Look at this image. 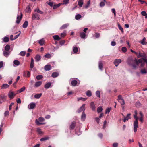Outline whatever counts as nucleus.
Returning a JSON list of instances; mask_svg holds the SVG:
<instances>
[{"label":"nucleus","mask_w":147,"mask_h":147,"mask_svg":"<svg viewBox=\"0 0 147 147\" xmlns=\"http://www.w3.org/2000/svg\"><path fill=\"white\" fill-rule=\"evenodd\" d=\"M147 62V60L145 58H142L137 61L135 59L134 60L132 57H130L128 59L127 63L129 65H131L133 68H135L140 65L141 67H143L145 65V63Z\"/></svg>","instance_id":"nucleus-1"},{"label":"nucleus","mask_w":147,"mask_h":147,"mask_svg":"<svg viewBox=\"0 0 147 147\" xmlns=\"http://www.w3.org/2000/svg\"><path fill=\"white\" fill-rule=\"evenodd\" d=\"M118 101L120 103L121 105H123L125 104V102L121 96L120 95H119L118 96Z\"/></svg>","instance_id":"nucleus-2"},{"label":"nucleus","mask_w":147,"mask_h":147,"mask_svg":"<svg viewBox=\"0 0 147 147\" xmlns=\"http://www.w3.org/2000/svg\"><path fill=\"white\" fill-rule=\"evenodd\" d=\"M138 127V121H135L134 123V132H136L137 128Z\"/></svg>","instance_id":"nucleus-3"},{"label":"nucleus","mask_w":147,"mask_h":147,"mask_svg":"<svg viewBox=\"0 0 147 147\" xmlns=\"http://www.w3.org/2000/svg\"><path fill=\"white\" fill-rule=\"evenodd\" d=\"M32 18L33 20H38L40 19L39 16L37 13H34L32 14Z\"/></svg>","instance_id":"nucleus-4"},{"label":"nucleus","mask_w":147,"mask_h":147,"mask_svg":"<svg viewBox=\"0 0 147 147\" xmlns=\"http://www.w3.org/2000/svg\"><path fill=\"white\" fill-rule=\"evenodd\" d=\"M121 60L120 59H116L115 60L113 63L116 67H117L119 64L121 63Z\"/></svg>","instance_id":"nucleus-5"},{"label":"nucleus","mask_w":147,"mask_h":147,"mask_svg":"<svg viewBox=\"0 0 147 147\" xmlns=\"http://www.w3.org/2000/svg\"><path fill=\"white\" fill-rule=\"evenodd\" d=\"M36 104L34 102H31L29 104L28 106V108L30 109L34 108L36 106Z\"/></svg>","instance_id":"nucleus-6"},{"label":"nucleus","mask_w":147,"mask_h":147,"mask_svg":"<svg viewBox=\"0 0 147 147\" xmlns=\"http://www.w3.org/2000/svg\"><path fill=\"white\" fill-rule=\"evenodd\" d=\"M8 95L10 99H12L15 95V94L13 92L10 91L9 92Z\"/></svg>","instance_id":"nucleus-7"},{"label":"nucleus","mask_w":147,"mask_h":147,"mask_svg":"<svg viewBox=\"0 0 147 147\" xmlns=\"http://www.w3.org/2000/svg\"><path fill=\"white\" fill-rule=\"evenodd\" d=\"M22 15L21 13H20V15H18L17 19V20L16 21V22L17 24H19L20 22V21L22 18Z\"/></svg>","instance_id":"nucleus-8"},{"label":"nucleus","mask_w":147,"mask_h":147,"mask_svg":"<svg viewBox=\"0 0 147 147\" xmlns=\"http://www.w3.org/2000/svg\"><path fill=\"white\" fill-rule=\"evenodd\" d=\"M35 59L36 61L37 62L40 60L41 59V57L40 55L38 54L36 56Z\"/></svg>","instance_id":"nucleus-9"},{"label":"nucleus","mask_w":147,"mask_h":147,"mask_svg":"<svg viewBox=\"0 0 147 147\" xmlns=\"http://www.w3.org/2000/svg\"><path fill=\"white\" fill-rule=\"evenodd\" d=\"M85 109V105L83 104L80 109L78 112L80 113L82 111L84 112Z\"/></svg>","instance_id":"nucleus-10"},{"label":"nucleus","mask_w":147,"mask_h":147,"mask_svg":"<svg viewBox=\"0 0 147 147\" xmlns=\"http://www.w3.org/2000/svg\"><path fill=\"white\" fill-rule=\"evenodd\" d=\"M146 38L145 37H144L142 40L140 42V43L143 45H146L147 43V42H146Z\"/></svg>","instance_id":"nucleus-11"},{"label":"nucleus","mask_w":147,"mask_h":147,"mask_svg":"<svg viewBox=\"0 0 147 147\" xmlns=\"http://www.w3.org/2000/svg\"><path fill=\"white\" fill-rule=\"evenodd\" d=\"M34 61L33 59L32 58H31V62L30 65V68L32 69L34 66Z\"/></svg>","instance_id":"nucleus-12"},{"label":"nucleus","mask_w":147,"mask_h":147,"mask_svg":"<svg viewBox=\"0 0 147 147\" xmlns=\"http://www.w3.org/2000/svg\"><path fill=\"white\" fill-rule=\"evenodd\" d=\"M90 106L92 110L95 111L96 109V107L93 102H92L90 103Z\"/></svg>","instance_id":"nucleus-13"},{"label":"nucleus","mask_w":147,"mask_h":147,"mask_svg":"<svg viewBox=\"0 0 147 147\" xmlns=\"http://www.w3.org/2000/svg\"><path fill=\"white\" fill-rule=\"evenodd\" d=\"M42 83V82L40 81L36 82L35 84V86L36 87H38L39 86L41 85Z\"/></svg>","instance_id":"nucleus-14"},{"label":"nucleus","mask_w":147,"mask_h":147,"mask_svg":"<svg viewBox=\"0 0 147 147\" xmlns=\"http://www.w3.org/2000/svg\"><path fill=\"white\" fill-rule=\"evenodd\" d=\"M98 67L99 69L102 70V69L103 66L102 62L101 61H100L99 62Z\"/></svg>","instance_id":"nucleus-15"},{"label":"nucleus","mask_w":147,"mask_h":147,"mask_svg":"<svg viewBox=\"0 0 147 147\" xmlns=\"http://www.w3.org/2000/svg\"><path fill=\"white\" fill-rule=\"evenodd\" d=\"M9 87V86L8 84H5L1 86V89H5L8 88Z\"/></svg>","instance_id":"nucleus-16"},{"label":"nucleus","mask_w":147,"mask_h":147,"mask_svg":"<svg viewBox=\"0 0 147 147\" xmlns=\"http://www.w3.org/2000/svg\"><path fill=\"white\" fill-rule=\"evenodd\" d=\"M86 118V115L84 112H83L81 117V119L83 121H84Z\"/></svg>","instance_id":"nucleus-17"},{"label":"nucleus","mask_w":147,"mask_h":147,"mask_svg":"<svg viewBox=\"0 0 147 147\" xmlns=\"http://www.w3.org/2000/svg\"><path fill=\"white\" fill-rule=\"evenodd\" d=\"M51 67L50 65H46L45 66V69L46 71H49L51 69Z\"/></svg>","instance_id":"nucleus-18"},{"label":"nucleus","mask_w":147,"mask_h":147,"mask_svg":"<svg viewBox=\"0 0 147 147\" xmlns=\"http://www.w3.org/2000/svg\"><path fill=\"white\" fill-rule=\"evenodd\" d=\"M131 114H128L126 117H125L124 119V122H125L126 120H128V119L130 118V116Z\"/></svg>","instance_id":"nucleus-19"},{"label":"nucleus","mask_w":147,"mask_h":147,"mask_svg":"<svg viewBox=\"0 0 147 147\" xmlns=\"http://www.w3.org/2000/svg\"><path fill=\"white\" fill-rule=\"evenodd\" d=\"M78 82L76 80H73L71 82V84L73 86H76Z\"/></svg>","instance_id":"nucleus-20"},{"label":"nucleus","mask_w":147,"mask_h":147,"mask_svg":"<svg viewBox=\"0 0 147 147\" xmlns=\"http://www.w3.org/2000/svg\"><path fill=\"white\" fill-rule=\"evenodd\" d=\"M10 54V52L8 51H3V55L6 57H7Z\"/></svg>","instance_id":"nucleus-21"},{"label":"nucleus","mask_w":147,"mask_h":147,"mask_svg":"<svg viewBox=\"0 0 147 147\" xmlns=\"http://www.w3.org/2000/svg\"><path fill=\"white\" fill-rule=\"evenodd\" d=\"M51 84V83L50 82H48L46 83L45 86V88L46 89L49 88L50 87Z\"/></svg>","instance_id":"nucleus-22"},{"label":"nucleus","mask_w":147,"mask_h":147,"mask_svg":"<svg viewBox=\"0 0 147 147\" xmlns=\"http://www.w3.org/2000/svg\"><path fill=\"white\" fill-rule=\"evenodd\" d=\"M42 94V93L36 94L34 95V97L36 99H39L41 97Z\"/></svg>","instance_id":"nucleus-23"},{"label":"nucleus","mask_w":147,"mask_h":147,"mask_svg":"<svg viewBox=\"0 0 147 147\" xmlns=\"http://www.w3.org/2000/svg\"><path fill=\"white\" fill-rule=\"evenodd\" d=\"M38 43L40 45H43L45 43V40L43 39H42L38 41Z\"/></svg>","instance_id":"nucleus-24"},{"label":"nucleus","mask_w":147,"mask_h":147,"mask_svg":"<svg viewBox=\"0 0 147 147\" xmlns=\"http://www.w3.org/2000/svg\"><path fill=\"white\" fill-rule=\"evenodd\" d=\"M55 40H59L61 39V38L59 37L58 35H55L53 36Z\"/></svg>","instance_id":"nucleus-25"},{"label":"nucleus","mask_w":147,"mask_h":147,"mask_svg":"<svg viewBox=\"0 0 147 147\" xmlns=\"http://www.w3.org/2000/svg\"><path fill=\"white\" fill-rule=\"evenodd\" d=\"M13 64L16 65V66H18L20 65L19 61L17 60H15L13 62Z\"/></svg>","instance_id":"nucleus-26"},{"label":"nucleus","mask_w":147,"mask_h":147,"mask_svg":"<svg viewBox=\"0 0 147 147\" xmlns=\"http://www.w3.org/2000/svg\"><path fill=\"white\" fill-rule=\"evenodd\" d=\"M69 25V24H66L63 25L60 28L61 29H63L67 28Z\"/></svg>","instance_id":"nucleus-27"},{"label":"nucleus","mask_w":147,"mask_h":147,"mask_svg":"<svg viewBox=\"0 0 147 147\" xmlns=\"http://www.w3.org/2000/svg\"><path fill=\"white\" fill-rule=\"evenodd\" d=\"M23 75L24 76L26 77H29L30 76V74L29 72L27 71L24 73Z\"/></svg>","instance_id":"nucleus-28"},{"label":"nucleus","mask_w":147,"mask_h":147,"mask_svg":"<svg viewBox=\"0 0 147 147\" xmlns=\"http://www.w3.org/2000/svg\"><path fill=\"white\" fill-rule=\"evenodd\" d=\"M78 4L80 7H81L83 4V1L82 0H79L78 1Z\"/></svg>","instance_id":"nucleus-29"},{"label":"nucleus","mask_w":147,"mask_h":147,"mask_svg":"<svg viewBox=\"0 0 147 147\" xmlns=\"http://www.w3.org/2000/svg\"><path fill=\"white\" fill-rule=\"evenodd\" d=\"M138 57H145V55L144 53H141L140 52L138 53V55H137Z\"/></svg>","instance_id":"nucleus-30"},{"label":"nucleus","mask_w":147,"mask_h":147,"mask_svg":"<svg viewBox=\"0 0 147 147\" xmlns=\"http://www.w3.org/2000/svg\"><path fill=\"white\" fill-rule=\"evenodd\" d=\"M28 22L27 21H25L23 25V27L24 28H26L28 26Z\"/></svg>","instance_id":"nucleus-31"},{"label":"nucleus","mask_w":147,"mask_h":147,"mask_svg":"<svg viewBox=\"0 0 147 147\" xmlns=\"http://www.w3.org/2000/svg\"><path fill=\"white\" fill-rule=\"evenodd\" d=\"M58 73L57 72H54L52 74L51 76L53 78H55L58 76Z\"/></svg>","instance_id":"nucleus-32"},{"label":"nucleus","mask_w":147,"mask_h":147,"mask_svg":"<svg viewBox=\"0 0 147 147\" xmlns=\"http://www.w3.org/2000/svg\"><path fill=\"white\" fill-rule=\"evenodd\" d=\"M9 40V37H5L3 38V41L5 42H7Z\"/></svg>","instance_id":"nucleus-33"},{"label":"nucleus","mask_w":147,"mask_h":147,"mask_svg":"<svg viewBox=\"0 0 147 147\" xmlns=\"http://www.w3.org/2000/svg\"><path fill=\"white\" fill-rule=\"evenodd\" d=\"M87 99V98H82V97H80L78 98H77V101H79L80 100H81L82 101H85Z\"/></svg>","instance_id":"nucleus-34"},{"label":"nucleus","mask_w":147,"mask_h":147,"mask_svg":"<svg viewBox=\"0 0 147 147\" xmlns=\"http://www.w3.org/2000/svg\"><path fill=\"white\" fill-rule=\"evenodd\" d=\"M75 122H72V123L71 124L70 126V128L71 129H74V128L75 125Z\"/></svg>","instance_id":"nucleus-35"},{"label":"nucleus","mask_w":147,"mask_h":147,"mask_svg":"<svg viewBox=\"0 0 147 147\" xmlns=\"http://www.w3.org/2000/svg\"><path fill=\"white\" fill-rule=\"evenodd\" d=\"M118 27L119 28L121 31L122 33H123V32H124V31H123V29L121 27V26L120 25V24L119 23H118Z\"/></svg>","instance_id":"nucleus-36"},{"label":"nucleus","mask_w":147,"mask_h":147,"mask_svg":"<svg viewBox=\"0 0 147 147\" xmlns=\"http://www.w3.org/2000/svg\"><path fill=\"white\" fill-rule=\"evenodd\" d=\"M103 110L102 108V107H99L97 109V111L98 113H99L101 112Z\"/></svg>","instance_id":"nucleus-37"},{"label":"nucleus","mask_w":147,"mask_h":147,"mask_svg":"<svg viewBox=\"0 0 147 147\" xmlns=\"http://www.w3.org/2000/svg\"><path fill=\"white\" fill-rule=\"evenodd\" d=\"M10 47L9 45H6L5 47V49L6 51H8L10 49Z\"/></svg>","instance_id":"nucleus-38"},{"label":"nucleus","mask_w":147,"mask_h":147,"mask_svg":"<svg viewBox=\"0 0 147 147\" xmlns=\"http://www.w3.org/2000/svg\"><path fill=\"white\" fill-rule=\"evenodd\" d=\"M26 87L24 86L23 88H21L18 91V92L19 93H20L24 91L25 90Z\"/></svg>","instance_id":"nucleus-39"},{"label":"nucleus","mask_w":147,"mask_h":147,"mask_svg":"<svg viewBox=\"0 0 147 147\" xmlns=\"http://www.w3.org/2000/svg\"><path fill=\"white\" fill-rule=\"evenodd\" d=\"M49 138L48 137H46L42 138L40 139L41 141H43L48 140Z\"/></svg>","instance_id":"nucleus-40"},{"label":"nucleus","mask_w":147,"mask_h":147,"mask_svg":"<svg viewBox=\"0 0 147 147\" xmlns=\"http://www.w3.org/2000/svg\"><path fill=\"white\" fill-rule=\"evenodd\" d=\"M141 14L144 16H145V17L147 19V13L146 11H143L141 12Z\"/></svg>","instance_id":"nucleus-41"},{"label":"nucleus","mask_w":147,"mask_h":147,"mask_svg":"<svg viewBox=\"0 0 147 147\" xmlns=\"http://www.w3.org/2000/svg\"><path fill=\"white\" fill-rule=\"evenodd\" d=\"M141 72L142 74H146L147 73L146 69H143L141 70Z\"/></svg>","instance_id":"nucleus-42"},{"label":"nucleus","mask_w":147,"mask_h":147,"mask_svg":"<svg viewBox=\"0 0 147 147\" xmlns=\"http://www.w3.org/2000/svg\"><path fill=\"white\" fill-rule=\"evenodd\" d=\"M78 48L76 47H73V51L75 53H76L78 51Z\"/></svg>","instance_id":"nucleus-43"},{"label":"nucleus","mask_w":147,"mask_h":147,"mask_svg":"<svg viewBox=\"0 0 147 147\" xmlns=\"http://www.w3.org/2000/svg\"><path fill=\"white\" fill-rule=\"evenodd\" d=\"M86 95L87 96L89 97H90L92 95V93L90 91H87L86 93Z\"/></svg>","instance_id":"nucleus-44"},{"label":"nucleus","mask_w":147,"mask_h":147,"mask_svg":"<svg viewBox=\"0 0 147 147\" xmlns=\"http://www.w3.org/2000/svg\"><path fill=\"white\" fill-rule=\"evenodd\" d=\"M80 36L82 38H84L86 36V34L85 33L81 32L80 33Z\"/></svg>","instance_id":"nucleus-45"},{"label":"nucleus","mask_w":147,"mask_h":147,"mask_svg":"<svg viewBox=\"0 0 147 147\" xmlns=\"http://www.w3.org/2000/svg\"><path fill=\"white\" fill-rule=\"evenodd\" d=\"M111 109V108H108L105 111V114H109Z\"/></svg>","instance_id":"nucleus-46"},{"label":"nucleus","mask_w":147,"mask_h":147,"mask_svg":"<svg viewBox=\"0 0 147 147\" xmlns=\"http://www.w3.org/2000/svg\"><path fill=\"white\" fill-rule=\"evenodd\" d=\"M35 11L37 12L38 13L41 14H42L43 13L42 11L38 9H35Z\"/></svg>","instance_id":"nucleus-47"},{"label":"nucleus","mask_w":147,"mask_h":147,"mask_svg":"<svg viewBox=\"0 0 147 147\" xmlns=\"http://www.w3.org/2000/svg\"><path fill=\"white\" fill-rule=\"evenodd\" d=\"M51 57V55L49 53L46 54L45 55V57L47 58H50Z\"/></svg>","instance_id":"nucleus-48"},{"label":"nucleus","mask_w":147,"mask_h":147,"mask_svg":"<svg viewBox=\"0 0 147 147\" xmlns=\"http://www.w3.org/2000/svg\"><path fill=\"white\" fill-rule=\"evenodd\" d=\"M35 123L36 124L38 125H43L45 124V123H41L39 122V121L37 119L35 121Z\"/></svg>","instance_id":"nucleus-49"},{"label":"nucleus","mask_w":147,"mask_h":147,"mask_svg":"<svg viewBox=\"0 0 147 147\" xmlns=\"http://www.w3.org/2000/svg\"><path fill=\"white\" fill-rule=\"evenodd\" d=\"M81 17V15L80 14H78L75 16V18L76 19L78 20L80 19Z\"/></svg>","instance_id":"nucleus-50"},{"label":"nucleus","mask_w":147,"mask_h":147,"mask_svg":"<svg viewBox=\"0 0 147 147\" xmlns=\"http://www.w3.org/2000/svg\"><path fill=\"white\" fill-rule=\"evenodd\" d=\"M37 132L40 134H43V132L40 129H37Z\"/></svg>","instance_id":"nucleus-51"},{"label":"nucleus","mask_w":147,"mask_h":147,"mask_svg":"<svg viewBox=\"0 0 147 147\" xmlns=\"http://www.w3.org/2000/svg\"><path fill=\"white\" fill-rule=\"evenodd\" d=\"M100 93L99 91H97L96 92V96L99 98H100Z\"/></svg>","instance_id":"nucleus-52"},{"label":"nucleus","mask_w":147,"mask_h":147,"mask_svg":"<svg viewBox=\"0 0 147 147\" xmlns=\"http://www.w3.org/2000/svg\"><path fill=\"white\" fill-rule=\"evenodd\" d=\"M26 11L27 12H31L30 7L29 6L27 7L26 9Z\"/></svg>","instance_id":"nucleus-53"},{"label":"nucleus","mask_w":147,"mask_h":147,"mask_svg":"<svg viewBox=\"0 0 147 147\" xmlns=\"http://www.w3.org/2000/svg\"><path fill=\"white\" fill-rule=\"evenodd\" d=\"M26 52L24 51H21L20 53V55L21 56H24L26 54Z\"/></svg>","instance_id":"nucleus-54"},{"label":"nucleus","mask_w":147,"mask_h":147,"mask_svg":"<svg viewBox=\"0 0 147 147\" xmlns=\"http://www.w3.org/2000/svg\"><path fill=\"white\" fill-rule=\"evenodd\" d=\"M36 78L37 80H40L43 78V76L41 75H39L37 76Z\"/></svg>","instance_id":"nucleus-55"},{"label":"nucleus","mask_w":147,"mask_h":147,"mask_svg":"<svg viewBox=\"0 0 147 147\" xmlns=\"http://www.w3.org/2000/svg\"><path fill=\"white\" fill-rule=\"evenodd\" d=\"M90 0H89L88 1L87 5L85 7V8H87L89 7L90 3Z\"/></svg>","instance_id":"nucleus-56"},{"label":"nucleus","mask_w":147,"mask_h":147,"mask_svg":"<svg viewBox=\"0 0 147 147\" xmlns=\"http://www.w3.org/2000/svg\"><path fill=\"white\" fill-rule=\"evenodd\" d=\"M63 4H67L69 3V0H63Z\"/></svg>","instance_id":"nucleus-57"},{"label":"nucleus","mask_w":147,"mask_h":147,"mask_svg":"<svg viewBox=\"0 0 147 147\" xmlns=\"http://www.w3.org/2000/svg\"><path fill=\"white\" fill-rule=\"evenodd\" d=\"M66 35V32L65 31L63 33L61 34V36L62 37H65Z\"/></svg>","instance_id":"nucleus-58"},{"label":"nucleus","mask_w":147,"mask_h":147,"mask_svg":"<svg viewBox=\"0 0 147 147\" xmlns=\"http://www.w3.org/2000/svg\"><path fill=\"white\" fill-rule=\"evenodd\" d=\"M118 144L117 143H114L113 144L112 147H118Z\"/></svg>","instance_id":"nucleus-59"},{"label":"nucleus","mask_w":147,"mask_h":147,"mask_svg":"<svg viewBox=\"0 0 147 147\" xmlns=\"http://www.w3.org/2000/svg\"><path fill=\"white\" fill-rule=\"evenodd\" d=\"M122 51L123 52L125 53L127 51V49L125 47H123L122 48Z\"/></svg>","instance_id":"nucleus-60"},{"label":"nucleus","mask_w":147,"mask_h":147,"mask_svg":"<svg viewBox=\"0 0 147 147\" xmlns=\"http://www.w3.org/2000/svg\"><path fill=\"white\" fill-rule=\"evenodd\" d=\"M65 42V40H62L60 41L59 42L60 44L61 45H64Z\"/></svg>","instance_id":"nucleus-61"},{"label":"nucleus","mask_w":147,"mask_h":147,"mask_svg":"<svg viewBox=\"0 0 147 147\" xmlns=\"http://www.w3.org/2000/svg\"><path fill=\"white\" fill-rule=\"evenodd\" d=\"M104 1L103 2H101L100 4V6L101 7H102L104 6L105 5V3H104Z\"/></svg>","instance_id":"nucleus-62"},{"label":"nucleus","mask_w":147,"mask_h":147,"mask_svg":"<svg viewBox=\"0 0 147 147\" xmlns=\"http://www.w3.org/2000/svg\"><path fill=\"white\" fill-rule=\"evenodd\" d=\"M39 121L40 122H42L45 120L42 117H40L39 118Z\"/></svg>","instance_id":"nucleus-63"},{"label":"nucleus","mask_w":147,"mask_h":147,"mask_svg":"<svg viewBox=\"0 0 147 147\" xmlns=\"http://www.w3.org/2000/svg\"><path fill=\"white\" fill-rule=\"evenodd\" d=\"M113 13L114 16H116V12L115 9L114 8H113L111 9Z\"/></svg>","instance_id":"nucleus-64"}]
</instances>
